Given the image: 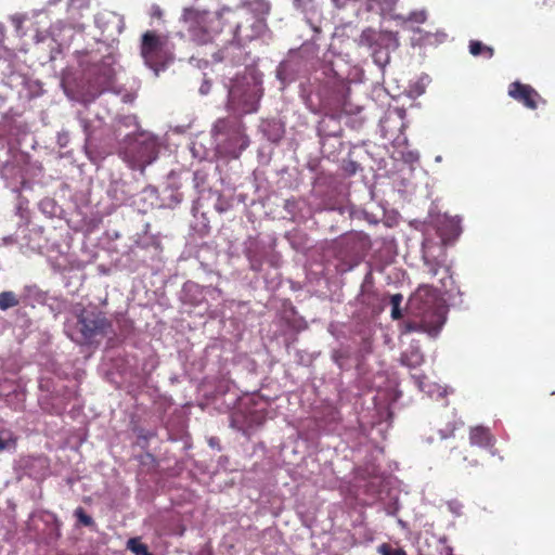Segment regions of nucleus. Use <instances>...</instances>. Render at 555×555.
Returning a JSON list of instances; mask_svg holds the SVG:
<instances>
[{
	"mask_svg": "<svg viewBox=\"0 0 555 555\" xmlns=\"http://www.w3.org/2000/svg\"><path fill=\"white\" fill-rule=\"evenodd\" d=\"M140 54L144 64L158 76L173 62L175 46L168 35L146 30L141 36Z\"/></svg>",
	"mask_w": 555,
	"mask_h": 555,
	"instance_id": "f257e3e1",
	"label": "nucleus"
},
{
	"mask_svg": "<svg viewBox=\"0 0 555 555\" xmlns=\"http://www.w3.org/2000/svg\"><path fill=\"white\" fill-rule=\"evenodd\" d=\"M109 326L102 314H70L65 321V333L73 341L87 345L104 337Z\"/></svg>",
	"mask_w": 555,
	"mask_h": 555,
	"instance_id": "f03ea898",
	"label": "nucleus"
},
{
	"mask_svg": "<svg viewBox=\"0 0 555 555\" xmlns=\"http://www.w3.org/2000/svg\"><path fill=\"white\" fill-rule=\"evenodd\" d=\"M357 301L362 307L371 309L372 312H383L387 308H390V312H402L403 296L401 294L388 295L380 293L375 286L373 271L370 268L361 283Z\"/></svg>",
	"mask_w": 555,
	"mask_h": 555,
	"instance_id": "7ed1b4c3",
	"label": "nucleus"
},
{
	"mask_svg": "<svg viewBox=\"0 0 555 555\" xmlns=\"http://www.w3.org/2000/svg\"><path fill=\"white\" fill-rule=\"evenodd\" d=\"M231 12L229 9L220 13H210L197 11L194 9L185 10L183 21L191 38L197 43H206L210 40L212 34L222 30L221 17L224 13Z\"/></svg>",
	"mask_w": 555,
	"mask_h": 555,
	"instance_id": "20e7f679",
	"label": "nucleus"
},
{
	"mask_svg": "<svg viewBox=\"0 0 555 555\" xmlns=\"http://www.w3.org/2000/svg\"><path fill=\"white\" fill-rule=\"evenodd\" d=\"M212 133L216 137H227L223 149L228 155L234 158H237L249 144L248 138L244 133V127L237 120L218 119L214 125Z\"/></svg>",
	"mask_w": 555,
	"mask_h": 555,
	"instance_id": "39448f33",
	"label": "nucleus"
},
{
	"mask_svg": "<svg viewBox=\"0 0 555 555\" xmlns=\"http://www.w3.org/2000/svg\"><path fill=\"white\" fill-rule=\"evenodd\" d=\"M404 314H391L393 320L400 321L401 334L413 332L427 333L437 336L446 322V314H414L413 320H401Z\"/></svg>",
	"mask_w": 555,
	"mask_h": 555,
	"instance_id": "423d86ee",
	"label": "nucleus"
},
{
	"mask_svg": "<svg viewBox=\"0 0 555 555\" xmlns=\"http://www.w3.org/2000/svg\"><path fill=\"white\" fill-rule=\"evenodd\" d=\"M443 299L440 292L429 285H421L409 298V310L420 312H442Z\"/></svg>",
	"mask_w": 555,
	"mask_h": 555,
	"instance_id": "0eeeda50",
	"label": "nucleus"
},
{
	"mask_svg": "<svg viewBox=\"0 0 555 555\" xmlns=\"http://www.w3.org/2000/svg\"><path fill=\"white\" fill-rule=\"evenodd\" d=\"M340 246L346 256L354 259V262L348 267V270H351L370 249L371 241L363 232H351L341 236Z\"/></svg>",
	"mask_w": 555,
	"mask_h": 555,
	"instance_id": "6e6552de",
	"label": "nucleus"
},
{
	"mask_svg": "<svg viewBox=\"0 0 555 555\" xmlns=\"http://www.w3.org/2000/svg\"><path fill=\"white\" fill-rule=\"evenodd\" d=\"M508 95L529 109H537L539 102H545L530 85L514 81L508 86Z\"/></svg>",
	"mask_w": 555,
	"mask_h": 555,
	"instance_id": "1a4fd4ad",
	"label": "nucleus"
},
{
	"mask_svg": "<svg viewBox=\"0 0 555 555\" xmlns=\"http://www.w3.org/2000/svg\"><path fill=\"white\" fill-rule=\"evenodd\" d=\"M469 442L470 446H477L479 448H493L495 437L491 434L489 428L476 426L469 430Z\"/></svg>",
	"mask_w": 555,
	"mask_h": 555,
	"instance_id": "9d476101",
	"label": "nucleus"
},
{
	"mask_svg": "<svg viewBox=\"0 0 555 555\" xmlns=\"http://www.w3.org/2000/svg\"><path fill=\"white\" fill-rule=\"evenodd\" d=\"M448 461L454 467H475L478 465V460L467 449H460L459 447L452 448Z\"/></svg>",
	"mask_w": 555,
	"mask_h": 555,
	"instance_id": "9b49d317",
	"label": "nucleus"
},
{
	"mask_svg": "<svg viewBox=\"0 0 555 555\" xmlns=\"http://www.w3.org/2000/svg\"><path fill=\"white\" fill-rule=\"evenodd\" d=\"M385 37L386 35L382 33H378L372 28H366L360 35L359 46L373 49V56L376 59L377 51L375 48L382 46L383 41L385 40Z\"/></svg>",
	"mask_w": 555,
	"mask_h": 555,
	"instance_id": "f8f14e48",
	"label": "nucleus"
},
{
	"mask_svg": "<svg viewBox=\"0 0 555 555\" xmlns=\"http://www.w3.org/2000/svg\"><path fill=\"white\" fill-rule=\"evenodd\" d=\"M114 63V57L112 55H106L96 66L98 73L101 76V83L111 85L113 82L115 77V69L113 67Z\"/></svg>",
	"mask_w": 555,
	"mask_h": 555,
	"instance_id": "ddd939ff",
	"label": "nucleus"
},
{
	"mask_svg": "<svg viewBox=\"0 0 555 555\" xmlns=\"http://www.w3.org/2000/svg\"><path fill=\"white\" fill-rule=\"evenodd\" d=\"M26 301V297L22 295H17L12 291H5L0 293V310H8L15 307L25 308L24 302Z\"/></svg>",
	"mask_w": 555,
	"mask_h": 555,
	"instance_id": "4468645a",
	"label": "nucleus"
},
{
	"mask_svg": "<svg viewBox=\"0 0 555 555\" xmlns=\"http://www.w3.org/2000/svg\"><path fill=\"white\" fill-rule=\"evenodd\" d=\"M469 53L474 56L485 55L487 59H491L494 54V50L483 44L481 41L472 40L469 42Z\"/></svg>",
	"mask_w": 555,
	"mask_h": 555,
	"instance_id": "2eb2a0df",
	"label": "nucleus"
},
{
	"mask_svg": "<svg viewBox=\"0 0 555 555\" xmlns=\"http://www.w3.org/2000/svg\"><path fill=\"white\" fill-rule=\"evenodd\" d=\"M127 547L135 555H145L149 551L147 546L143 544L139 538H131L127 542Z\"/></svg>",
	"mask_w": 555,
	"mask_h": 555,
	"instance_id": "dca6fc26",
	"label": "nucleus"
},
{
	"mask_svg": "<svg viewBox=\"0 0 555 555\" xmlns=\"http://www.w3.org/2000/svg\"><path fill=\"white\" fill-rule=\"evenodd\" d=\"M16 438L10 430L0 431V451L9 448L11 444L15 446Z\"/></svg>",
	"mask_w": 555,
	"mask_h": 555,
	"instance_id": "f3484780",
	"label": "nucleus"
},
{
	"mask_svg": "<svg viewBox=\"0 0 555 555\" xmlns=\"http://www.w3.org/2000/svg\"><path fill=\"white\" fill-rule=\"evenodd\" d=\"M378 553L380 555H406L405 551L403 548H393L388 543H383L378 547Z\"/></svg>",
	"mask_w": 555,
	"mask_h": 555,
	"instance_id": "a211bd4d",
	"label": "nucleus"
},
{
	"mask_svg": "<svg viewBox=\"0 0 555 555\" xmlns=\"http://www.w3.org/2000/svg\"><path fill=\"white\" fill-rule=\"evenodd\" d=\"M75 516L77 517L78 521L82 524L83 526H91L93 525V519L91 516H89L82 507H78L75 509Z\"/></svg>",
	"mask_w": 555,
	"mask_h": 555,
	"instance_id": "6ab92c4d",
	"label": "nucleus"
},
{
	"mask_svg": "<svg viewBox=\"0 0 555 555\" xmlns=\"http://www.w3.org/2000/svg\"><path fill=\"white\" fill-rule=\"evenodd\" d=\"M427 18V15H426V12L425 11H416V12H412L409 16V20L412 21V22H415V23H418V24H423L425 23Z\"/></svg>",
	"mask_w": 555,
	"mask_h": 555,
	"instance_id": "aec40b11",
	"label": "nucleus"
},
{
	"mask_svg": "<svg viewBox=\"0 0 555 555\" xmlns=\"http://www.w3.org/2000/svg\"><path fill=\"white\" fill-rule=\"evenodd\" d=\"M149 147L152 149V151L149 153V155L140 157V160L142 164H151L153 162V159L155 158V156L153 155L154 154V144L153 143L146 144L145 149H149Z\"/></svg>",
	"mask_w": 555,
	"mask_h": 555,
	"instance_id": "412c9836",
	"label": "nucleus"
},
{
	"mask_svg": "<svg viewBox=\"0 0 555 555\" xmlns=\"http://www.w3.org/2000/svg\"><path fill=\"white\" fill-rule=\"evenodd\" d=\"M229 207H230L229 203L227 201H224L222 198V196H219L218 201L215 205L216 210L219 212H224L229 209Z\"/></svg>",
	"mask_w": 555,
	"mask_h": 555,
	"instance_id": "4be33fe9",
	"label": "nucleus"
},
{
	"mask_svg": "<svg viewBox=\"0 0 555 555\" xmlns=\"http://www.w3.org/2000/svg\"><path fill=\"white\" fill-rule=\"evenodd\" d=\"M427 266L430 276H436L438 274L439 264L437 262H427Z\"/></svg>",
	"mask_w": 555,
	"mask_h": 555,
	"instance_id": "5701e85b",
	"label": "nucleus"
},
{
	"mask_svg": "<svg viewBox=\"0 0 555 555\" xmlns=\"http://www.w3.org/2000/svg\"><path fill=\"white\" fill-rule=\"evenodd\" d=\"M336 8H343L345 5V2L341 0H333Z\"/></svg>",
	"mask_w": 555,
	"mask_h": 555,
	"instance_id": "b1692460",
	"label": "nucleus"
},
{
	"mask_svg": "<svg viewBox=\"0 0 555 555\" xmlns=\"http://www.w3.org/2000/svg\"><path fill=\"white\" fill-rule=\"evenodd\" d=\"M416 356V360L414 361V365H417L422 362V357L420 354H415Z\"/></svg>",
	"mask_w": 555,
	"mask_h": 555,
	"instance_id": "393cba45",
	"label": "nucleus"
},
{
	"mask_svg": "<svg viewBox=\"0 0 555 555\" xmlns=\"http://www.w3.org/2000/svg\"><path fill=\"white\" fill-rule=\"evenodd\" d=\"M155 15L160 16V15H162V12H160V11H157V12H155Z\"/></svg>",
	"mask_w": 555,
	"mask_h": 555,
	"instance_id": "a878e982",
	"label": "nucleus"
},
{
	"mask_svg": "<svg viewBox=\"0 0 555 555\" xmlns=\"http://www.w3.org/2000/svg\"><path fill=\"white\" fill-rule=\"evenodd\" d=\"M155 15L160 16V15H162V12H160V11H157V12H155Z\"/></svg>",
	"mask_w": 555,
	"mask_h": 555,
	"instance_id": "bb28decb",
	"label": "nucleus"
},
{
	"mask_svg": "<svg viewBox=\"0 0 555 555\" xmlns=\"http://www.w3.org/2000/svg\"><path fill=\"white\" fill-rule=\"evenodd\" d=\"M491 454L492 455H496V451L495 450H491Z\"/></svg>",
	"mask_w": 555,
	"mask_h": 555,
	"instance_id": "cd10ccee",
	"label": "nucleus"
}]
</instances>
